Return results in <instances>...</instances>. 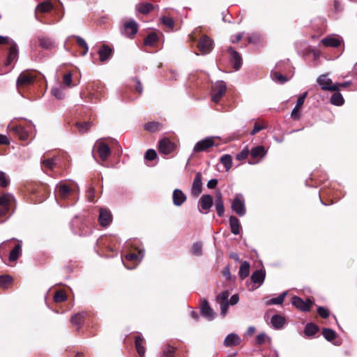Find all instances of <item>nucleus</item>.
I'll return each instance as SVG.
<instances>
[{
    "label": "nucleus",
    "instance_id": "1",
    "mask_svg": "<svg viewBox=\"0 0 357 357\" xmlns=\"http://www.w3.org/2000/svg\"><path fill=\"white\" fill-rule=\"evenodd\" d=\"M73 231L79 236H86L91 233L89 221L82 217L76 216L71 222Z\"/></svg>",
    "mask_w": 357,
    "mask_h": 357
},
{
    "label": "nucleus",
    "instance_id": "2",
    "mask_svg": "<svg viewBox=\"0 0 357 357\" xmlns=\"http://www.w3.org/2000/svg\"><path fill=\"white\" fill-rule=\"evenodd\" d=\"M290 68L291 66L289 65V60L278 63L275 69L271 73V76L273 80L280 84H284L287 82L289 78L287 77V75H284L282 73H284L287 68Z\"/></svg>",
    "mask_w": 357,
    "mask_h": 357
},
{
    "label": "nucleus",
    "instance_id": "3",
    "mask_svg": "<svg viewBox=\"0 0 357 357\" xmlns=\"http://www.w3.org/2000/svg\"><path fill=\"white\" fill-rule=\"evenodd\" d=\"M231 208L232 211L238 216L243 217L246 213V207L245 204V199L242 194H236L233 199Z\"/></svg>",
    "mask_w": 357,
    "mask_h": 357
},
{
    "label": "nucleus",
    "instance_id": "4",
    "mask_svg": "<svg viewBox=\"0 0 357 357\" xmlns=\"http://www.w3.org/2000/svg\"><path fill=\"white\" fill-rule=\"evenodd\" d=\"M138 24L133 19H130L123 22L121 28V33L126 38L132 39L138 31Z\"/></svg>",
    "mask_w": 357,
    "mask_h": 357
},
{
    "label": "nucleus",
    "instance_id": "5",
    "mask_svg": "<svg viewBox=\"0 0 357 357\" xmlns=\"http://www.w3.org/2000/svg\"><path fill=\"white\" fill-rule=\"evenodd\" d=\"M317 82L321 86L323 91H337L339 86L337 83L333 84L331 79L328 77V75L323 74L318 77Z\"/></svg>",
    "mask_w": 357,
    "mask_h": 357
},
{
    "label": "nucleus",
    "instance_id": "6",
    "mask_svg": "<svg viewBox=\"0 0 357 357\" xmlns=\"http://www.w3.org/2000/svg\"><path fill=\"white\" fill-rule=\"evenodd\" d=\"M227 90V84L224 81L215 82L212 89L211 100L215 103L219 102Z\"/></svg>",
    "mask_w": 357,
    "mask_h": 357
},
{
    "label": "nucleus",
    "instance_id": "7",
    "mask_svg": "<svg viewBox=\"0 0 357 357\" xmlns=\"http://www.w3.org/2000/svg\"><path fill=\"white\" fill-rule=\"evenodd\" d=\"M16 200L15 197L10 193H5L0 196V206L3 208H6L8 211L14 210Z\"/></svg>",
    "mask_w": 357,
    "mask_h": 357
},
{
    "label": "nucleus",
    "instance_id": "8",
    "mask_svg": "<svg viewBox=\"0 0 357 357\" xmlns=\"http://www.w3.org/2000/svg\"><path fill=\"white\" fill-rule=\"evenodd\" d=\"M215 144L214 138L212 137H206L196 143L193 148L194 152L207 151Z\"/></svg>",
    "mask_w": 357,
    "mask_h": 357
},
{
    "label": "nucleus",
    "instance_id": "9",
    "mask_svg": "<svg viewBox=\"0 0 357 357\" xmlns=\"http://www.w3.org/2000/svg\"><path fill=\"white\" fill-rule=\"evenodd\" d=\"M291 303L297 309L303 312L309 311L312 305V301L310 299L303 301L302 298L296 296L292 297Z\"/></svg>",
    "mask_w": 357,
    "mask_h": 357
},
{
    "label": "nucleus",
    "instance_id": "10",
    "mask_svg": "<svg viewBox=\"0 0 357 357\" xmlns=\"http://www.w3.org/2000/svg\"><path fill=\"white\" fill-rule=\"evenodd\" d=\"M229 291H225L220 294L216 298V301L220 306V314L222 317H225L229 307Z\"/></svg>",
    "mask_w": 357,
    "mask_h": 357
},
{
    "label": "nucleus",
    "instance_id": "11",
    "mask_svg": "<svg viewBox=\"0 0 357 357\" xmlns=\"http://www.w3.org/2000/svg\"><path fill=\"white\" fill-rule=\"evenodd\" d=\"M9 45L8 54L4 63L6 66H10L18 59V48L17 44L13 40Z\"/></svg>",
    "mask_w": 357,
    "mask_h": 357
},
{
    "label": "nucleus",
    "instance_id": "12",
    "mask_svg": "<svg viewBox=\"0 0 357 357\" xmlns=\"http://www.w3.org/2000/svg\"><path fill=\"white\" fill-rule=\"evenodd\" d=\"M213 197L210 195H203L198 202V205L200 207L199 211L201 213H208L210 208L213 206Z\"/></svg>",
    "mask_w": 357,
    "mask_h": 357
},
{
    "label": "nucleus",
    "instance_id": "13",
    "mask_svg": "<svg viewBox=\"0 0 357 357\" xmlns=\"http://www.w3.org/2000/svg\"><path fill=\"white\" fill-rule=\"evenodd\" d=\"M112 215L109 210L100 208L99 210L98 222L102 227H106L111 224Z\"/></svg>",
    "mask_w": 357,
    "mask_h": 357
},
{
    "label": "nucleus",
    "instance_id": "14",
    "mask_svg": "<svg viewBox=\"0 0 357 357\" xmlns=\"http://www.w3.org/2000/svg\"><path fill=\"white\" fill-rule=\"evenodd\" d=\"M198 48L202 54H208L213 49V40L207 36H202L198 43Z\"/></svg>",
    "mask_w": 357,
    "mask_h": 357
},
{
    "label": "nucleus",
    "instance_id": "15",
    "mask_svg": "<svg viewBox=\"0 0 357 357\" xmlns=\"http://www.w3.org/2000/svg\"><path fill=\"white\" fill-rule=\"evenodd\" d=\"M55 190L56 196L62 199L68 198L72 192V188L63 182L56 185Z\"/></svg>",
    "mask_w": 357,
    "mask_h": 357
},
{
    "label": "nucleus",
    "instance_id": "16",
    "mask_svg": "<svg viewBox=\"0 0 357 357\" xmlns=\"http://www.w3.org/2000/svg\"><path fill=\"white\" fill-rule=\"evenodd\" d=\"M175 149V145L169 139L164 138L159 142V152L164 155L171 153Z\"/></svg>",
    "mask_w": 357,
    "mask_h": 357
},
{
    "label": "nucleus",
    "instance_id": "17",
    "mask_svg": "<svg viewBox=\"0 0 357 357\" xmlns=\"http://www.w3.org/2000/svg\"><path fill=\"white\" fill-rule=\"evenodd\" d=\"M202 192V174L197 172L195 176L192 188L191 194L193 197H197Z\"/></svg>",
    "mask_w": 357,
    "mask_h": 357
},
{
    "label": "nucleus",
    "instance_id": "18",
    "mask_svg": "<svg viewBox=\"0 0 357 357\" xmlns=\"http://www.w3.org/2000/svg\"><path fill=\"white\" fill-rule=\"evenodd\" d=\"M227 51L230 55V62L233 64L234 68L239 70L242 66V58L240 54L232 47H228Z\"/></svg>",
    "mask_w": 357,
    "mask_h": 357
},
{
    "label": "nucleus",
    "instance_id": "19",
    "mask_svg": "<svg viewBox=\"0 0 357 357\" xmlns=\"http://www.w3.org/2000/svg\"><path fill=\"white\" fill-rule=\"evenodd\" d=\"M34 79L33 76L29 72H22L17 78V85L20 86H24L31 84Z\"/></svg>",
    "mask_w": 357,
    "mask_h": 357
},
{
    "label": "nucleus",
    "instance_id": "20",
    "mask_svg": "<svg viewBox=\"0 0 357 357\" xmlns=\"http://www.w3.org/2000/svg\"><path fill=\"white\" fill-rule=\"evenodd\" d=\"M321 42L326 47H337L341 45L342 39L339 36H329L323 38Z\"/></svg>",
    "mask_w": 357,
    "mask_h": 357
},
{
    "label": "nucleus",
    "instance_id": "21",
    "mask_svg": "<svg viewBox=\"0 0 357 357\" xmlns=\"http://www.w3.org/2000/svg\"><path fill=\"white\" fill-rule=\"evenodd\" d=\"M200 310L202 316L207 319L213 320L215 318V313L206 300H204L202 302Z\"/></svg>",
    "mask_w": 357,
    "mask_h": 357
},
{
    "label": "nucleus",
    "instance_id": "22",
    "mask_svg": "<svg viewBox=\"0 0 357 357\" xmlns=\"http://www.w3.org/2000/svg\"><path fill=\"white\" fill-rule=\"evenodd\" d=\"M266 273L264 270H257L254 271L251 275V281L252 283L257 284V287L261 286L265 280ZM255 287H252V289Z\"/></svg>",
    "mask_w": 357,
    "mask_h": 357
},
{
    "label": "nucleus",
    "instance_id": "23",
    "mask_svg": "<svg viewBox=\"0 0 357 357\" xmlns=\"http://www.w3.org/2000/svg\"><path fill=\"white\" fill-rule=\"evenodd\" d=\"M97 151L98 153L99 157L102 161H106L111 153L110 148L104 142H100L98 144Z\"/></svg>",
    "mask_w": 357,
    "mask_h": 357
},
{
    "label": "nucleus",
    "instance_id": "24",
    "mask_svg": "<svg viewBox=\"0 0 357 357\" xmlns=\"http://www.w3.org/2000/svg\"><path fill=\"white\" fill-rule=\"evenodd\" d=\"M101 62L109 60L113 54V49L107 45H102L98 52Z\"/></svg>",
    "mask_w": 357,
    "mask_h": 357
},
{
    "label": "nucleus",
    "instance_id": "25",
    "mask_svg": "<svg viewBox=\"0 0 357 357\" xmlns=\"http://www.w3.org/2000/svg\"><path fill=\"white\" fill-rule=\"evenodd\" d=\"M173 203L176 206H181L186 200L185 195L179 189H175L172 195Z\"/></svg>",
    "mask_w": 357,
    "mask_h": 357
},
{
    "label": "nucleus",
    "instance_id": "26",
    "mask_svg": "<svg viewBox=\"0 0 357 357\" xmlns=\"http://www.w3.org/2000/svg\"><path fill=\"white\" fill-rule=\"evenodd\" d=\"M9 128L16 134L20 139L25 141L29 139V132L22 126H9Z\"/></svg>",
    "mask_w": 357,
    "mask_h": 357
},
{
    "label": "nucleus",
    "instance_id": "27",
    "mask_svg": "<svg viewBox=\"0 0 357 357\" xmlns=\"http://www.w3.org/2000/svg\"><path fill=\"white\" fill-rule=\"evenodd\" d=\"M17 243L15 245L9 255V261H15L22 255V241L16 240Z\"/></svg>",
    "mask_w": 357,
    "mask_h": 357
},
{
    "label": "nucleus",
    "instance_id": "28",
    "mask_svg": "<svg viewBox=\"0 0 357 357\" xmlns=\"http://www.w3.org/2000/svg\"><path fill=\"white\" fill-rule=\"evenodd\" d=\"M215 207L217 214L219 217H222L225 214L224 202L220 192H218L215 199Z\"/></svg>",
    "mask_w": 357,
    "mask_h": 357
},
{
    "label": "nucleus",
    "instance_id": "29",
    "mask_svg": "<svg viewBox=\"0 0 357 357\" xmlns=\"http://www.w3.org/2000/svg\"><path fill=\"white\" fill-rule=\"evenodd\" d=\"M241 342V338L235 333L229 334L224 341V345L225 347H234L237 346Z\"/></svg>",
    "mask_w": 357,
    "mask_h": 357
},
{
    "label": "nucleus",
    "instance_id": "30",
    "mask_svg": "<svg viewBox=\"0 0 357 357\" xmlns=\"http://www.w3.org/2000/svg\"><path fill=\"white\" fill-rule=\"evenodd\" d=\"M229 225L231 227V231L235 235H238L241 231V224L240 221L234 215L229 217Z\"/></svg>",
    "mask_w": 357,
    "mask_h": 357
},
{
    "label": "nucleus",
    "instance_id": "31",
    "mask_svg": "<svg viewBox=\"0 0 357 357\" xmlns=\"http://www.w3.org/2000/svg\"><path fill=\"white\" fill-rule=\"evenodd\" d=\"M144 342V340L141 335H137L135 336V348L137 349V353L139 354V355L141 357L144 356L145 351H146L145 347L143 345Z\"/></svg>",
    "mask_w": 357,
    "mask_h": 357
},
{
    "label": "nucleus",
    "instance_id": "32",
    "mask_svg": "<svg viewBox=\"0 0 357 357\" xmlns=\"http://www.w3.org/2000/svg\"><path fill=\"white\" fill-rule=\"evenodd\" d=\"M271 322L274 328L280 329L285 324V319L281 315L275 314L272 317Z\"/></svg>",
    "mask_w": 357,
    "mask_h": 357
},
{
    "label": "nucleus",
    "instance_id": "33",
    "mask_svg": "<svg viewBox=\"0 0 357 357\" xmlns=\"http://www.w3.org/2000/svg\"><path fill=\"white\" fill-rule=\"evenodd\" d=\"M249 274H250V264L248 261H244L241 263L240 268H239V271H238L239 277L241 278V279H245L249 275Z\"/></svg>",
    "mask_w": 357,
    "mask_h": 357
},
{
    "label": "nucleus",
    "instance_id": "34",
    "mask_svg": "<svg viewBox=\"0 0 357 357\" xmlns=\"http://www.w3.org/2000/svg\"><path fill=\"white\" fill-rule=\"evenodd\" d=\"M53 8V5L50 0H46L39 3L36 7V11L40 13H47Z\"/></svg>",
    "mask_w": 357,
    "mask_h": 357
},
{
    "label": "nucleus",
    "instance_id": "35",
    "mask_svg": "<svg viewBox=\"0 0 357 357\" xmlns=\"http://www.w3.org/2000/svg\"><path fill=\"white\" fill-rule=\"evenodd\" d=\"M287 294V291H284L283 293L280 294L278 297L267 300L266 301V305H281L284 302Z\"/></svg>",
    "mask_w": 357,
    "mask_h": 357
},
{
    "label": "nucleus",
    "instance_id": "36",
    "mask_svg": "<svg viewBox=\"0 0 357 357\" xmlns=\"http://www.w3.org/2000/svg\"><path fill=\"white\" fill-rule=\"evenodd\" d=\"M344 100L342 94L337 91L334 93L331 98V103L335 106H341L344 104Z\"/></svg>",
    "mask_w": 357,
    "mask_h": 357
},
{
    "label": "nucleus",
    "instance_id": "37",
    "mask_svg": "<svg viewBox=\"0 0 357 357\" xmlns=\"http://www.w3.org/2000/svg\"><path fill=\"white\" fill-rule=\"evenodd\" d=\"M144 127L146 130L153 132L160 130L162 128V124L158 122L151 121L146 123Z\"/></svg>",
    "mask_w": 357,
    "mask_h": 357
},
{
    "label": "nucleus",
    "instance_id": "38",
    "mask_svg": "<svg viewBox=\"0 0 357 357\" xmlns=\"http://www.w3.org/2000/svg\"><path fill=\"white\" fill-rule=\"evenodd\" d=\"M137 9L142 14H148L153 9V6L150 3H142L137 6Z\"/></svg>",
    "mask_w": 357,
    "mask_h": 357
},
{
    "label": "nucleus",
    "instance_id": "39",
    "mask_svg": "<svg viewBox=\"0 0 357 357\" xmlns=\"http://www.w3.org/2000/svg\"><path fill=\"white\" fill-rule=\"evenodd\" d=\"M220 162L224 165L226 171H229L232 166V158L230 155H224L220 158Z\"/></svg>",
    "mask_w": 357,
    "mask_h": 357
},
{
    "label": "nucleus",
    "instance_id": "40",
    "mask_svg": "<svg viewBox=\"0 0 357 357\" xmlns=\"http://www.w3.org/2000/svg\"><path fill=\"white\" fill-rule=\"evenodd\" d=\"M73 37L75 38L78 45L80 47L83 48V51L81 53L82 56L86 55L89 51V46H88L86 42L80 36H73Z\"/></svg>",
    "mask_w": 357,
    "mask_h": 357
},
{
    "label": "nucleus",
    "instance_id": "41",
    "mask_svg": "<svg viewBox=\"0 0 357 357\" xmlns=\"http://www.w3.org/2000/svg\"><path fill=\"white\" fill-rule=\"evenodd\" d=\"M319 328L317 325L309 323L305 326L304 332L306 335L312 336L316 334Z\"/></svg>",
    "mask_w": 357,
    "mask_h": 357
},
{
    "label": "nucleus",
    "instance_id": "42",
    "mask_svg": "<svg viewBox=\"0 0 357 357\" xmlns=\"http://www.w3.org/2000/svg\"><path fill=\"white\" fill-rule=\"evenodd\" d=\"M158 40V36L155 33L151 32L145 38L144 40V45L153 46V44Z\"/></svg>",
    "mask_w": 357,
    "mask_h": 357
},
{
    "label": "nucleus",
    "instance_id": "43",
    "mask_svg": "<svg viewBox=\"0 0 357 357\" xmlns=\"http://www.w3.org/2000/svg\"><path fill=\"white\" fill-rule=\"evenodd\" d=\"M144 256V252L139 250L138 254L130 253L126 255L125 258L128 261H141Z\"/></svg>",
    "mask_w": 357,
    "mask_h": 357
},
{
    "label": "nucleus",
    "instance_id": "44",
    "mask_svg": "<svg viewBox=\"0 0 357 357\" xmlns=\"http://www.w3.org/2000/svg\"><path fill=\"white\" fill-rule=\"evenodd\" d=\"M85 315H86V313L84 312L75 314L71 317V322L74 325H77V326H79L82 324V323L85 317Z\"/></svg>",
    "mask_w": 357,
    "mask_h": 357
},
{
    "label": "nucleus",
    "instance_id": "45",
    "mask_svg": "<svg viewBox=\"0 0 357 357\" xmlns=\"http://www.w3.org/2000/svg\"><path fill=\"white\" fill-rule=\"evenodd\" d=\"M191 252L193 255L200 256L202 254V244L200 242L193 243L191 248Z\"/></svg>",
    "mask_w": 357,
    "mask_h": 357
},
{
    "label": "nucleus",
    "instance_id": "46",
    "mask_svg": "<svg viewBox=\"0 0 357 357\" xmlns=\"http://www.w3.org/2000/svg\"><path fill=\"white\" fill-rule=\"evenodd\" d=\"M322 334L324 337L328 341H332L336 337L335 332L330 328H324Z\"/></svg>",
    "mask_w": 357,
    "mask_h": 357
},
{
    "label": "nucleus",
    "instance_id": "47",
    "mask_svg": "<svg viewBox=\"0 0 357 357\" xmlns=\"http://www.w3.org/2000/svg\"><path fill=\"white\" fill-rule=\"evenodd\" d=\"M67 296L64 291L59 290L56 291L54 296V301L55 303H61L66 300Z\"/></svg>",
    "mask_w": 357,
    "mask_h": 357
},
{
    "label": "nucleus",
    "instance_id": "48",
    "mask_svg": "<svg viewBox=\"0 0 357 357\" xmlns=\"http://www.w3.org/2000/svg\"><path fill=\"white\" fill-rule=\"evenodd\" d=\"M264 153V148L262 146H257L254 147L250 151V154L252 158H257L261 155H263Z\"/></svg>",
    "mask_w": 357,
    "mask_h": 357
},
{
    "label": "nucleus",
    "instance_id": "49",
    "mask_svg": "<svg viewBox=\"0 0 357 357\" xmlns=\"http://www.w3.org/2000/svg\"><path fill=\"white\" fill-rule=\"evenodd\" d=\"M13 281V278L8 275L0 276V287L6 288L8 285Z\"/></svg>",
    "mask_w": 357,
    "mask_h": 357
},
{
    "label": "nucleus",
    "instance_id": "50",
    "mask_svg": "<svg viewBox=\"0 0 357 357\" xmlns=\"http://www.w3.org/2000/svg\"><path fill=\"white\" fill-rule=\"evenodd\" d=\"M51 93L57 99H63L65 96L61 87H53L51 89Z\"/></svg>",
    "mask_w": 357,
    "mask_h": 357
},
{
    "label": "nucleus",
    "instance_id": "51",
    "mask_svg": "<svg viewBox=\"0 0 357 357\" xmlns=\"http://www.w3.org/2000/svg\"><path fill=\"white\" fill-rule=\"evenodd\" d=\"M40 46L45 49H50L53 46V43L50 38H40Z\"/></svg>",
    "mask_w": 357,
    "mask_h": 357
},
{
    "label": "nucleus",
    "instance_id": "52",
    "mask_svg": "<svg viewBox=\"0 0 357 357\" xmlns=\"http://www.w3.org/2000/svg\"><path fill=\"white\" fill-rule=\"evenodd\" d=\"M77 127L79 132L84 133L90 129L91 123L90 122L77 123Z\"/></svg>",
    "mask_w": 357,
    "mask_h": 357
},
{
    "label": "nucleus",
    "instance_id": "53",
    "mask_svg": "<svg viewBox=\"0 0 357 357\" xmlns=\"http://www.w3.org/2000/svg\"><path fill=\"white\" fill-rule=\"evenodd\" d=\"M174 348L169 346L166 345L162 351V356L163 357H174Z\"/></svg>",
    "mask_w": 357,
    "mask_h": 357
},
{
    "label": "nucleus",
    "instance_id": "54",
    "mask_svg": "<svg viewBox=\"0 0 357 357\" xmlns=\"http://www.w3.org/2000/svg\"><path fill=\"white\" fill-rule=\"evenodd\" d=\"M9 183V179L3 172L0 171V187L6 188Z\"/></svg>",
    "mask_w": 357,
    "mask_h": 357
},
{
    "label": "nucleus",
    "instance_id": "55",
    "mask_svg": "<svg viewBox=\"0 0 357 357\" xmlns=\"http://www.w3.org/2000/svg\"><path fill=\"white\" fill-rule=\"evenodd\" d=\"M162 22L170 29H173L174 26V21L172 17H162L161 18Z\"/></svg>",
    "mask_w": 357,
    "mask_h": 357
},
{
    "label": "nucleus",
    "instance_id": "56",
    "mask_svg": "<svg viewBox=\"0 0 357 357\" xmlns=\"http://www.w3.org/2000/svg\"><path fill=\"white\" fill-rule=\"evenodd\" d=\"M248 154H249V150L247 147H245L240 153L236 154V160L241 161V160L245 159L248 157Z\"/></svg>",
    "mask_w": 357,
    "mask_h": 357
},
{
    "label": "nucleus",
    "instance_id": "57",
    "mask_svg": "<svg viewBox=\"0 0 357 357\" xmlns=\"http://www.w3.org/2000/svg\"><path fill=\"white\" fill-rule=\"evenodd\" d=\"M43 164L48 169H53L55 165V158H47L43 160Z\"/></svg>",
    "mask_w": 357,
    "mask_h": 357
},
{
    "label": "nucleus",
    "instance_id": "58",
    "mask_svg": "<svg viewBox=\"0 0 357 357\" xmlns=\"http://www.w3.org/2000/svg\"><path fill=\"white\" fill-rule=\"evenodd\" d=\"M156 156H157V153L155 150L149 149L146 151L144 158L147 160H153L156 158Z\"/></svg>",
    "mask_w": 357,
    "mask_h": 357
},
{
    "label": "nucleus",
    "instance_id": "59",
    "mask_svg": "<svg viewBox=\"0 0 357 357\" xmlns=\"http://www.w3.org/2000/svg\"><path fill=\"white\" fill-rule=\"evenodd\" d=\"M307 96V92H305L302 95L299 96V97L297 99L295 107L301 109L304 103L305 99L306 98Z\"/></svg>",
    "mask_w": 357,
    "mask_h": 357
},
{
    "label": "nucleus",
    "instance_id": "60",
    "mask_svg": "<svg viewBox=\"0 0 357 357\" xmlns=\"http://www.w3.org/2000/svg\"><path fill=\"white\" fill-rule=\"evenodd\" d=\"M63 84L67 86H71L72 84V74L68 73L63 75Z\"/></svg>",
    "mask_w": 357,
    "mask_h": 357
},
{
    "label": "nucleus",
    "instance_id": "61",
    "mask_svg": "<svg viewBox=\"0 0 357 357\" xmlns=\"http://www.w3.org/2000/svg\"><path fill=\"white\" fill-rule=\"evenodd\" d=\"M317 312L322 318L326 319L329 316V311L324 307H319Z\"/></svg>",
    "mask_w": 357,
    "mask_h": 357
},
{
    "label": "nucleus",
    "instance_id": "62",
    "mask_svg": "<svg viewBox=\"0 0 357 357\" xmlns=\"http://www.w3.org/2000/svg\"><path fill=\"white\" fill-rule=\"evenodd\" d=\"M300 109H301L300 108L294 107V108L293 109L291 114V117L293 119L298 120L300 119V117H301Z\"/></svg>",
    "mask_w": 357,
    "mask_h": 357
},
{
    "label": "nucleus",
    "instance_id": "63",
    "mask_svg": "<svg viewBox=\"0 0 357 357\" xmlns=\"http://www.w3.org/2000/svg\"><path fill=\"white\" fill-rule=\"evenodd\" d=\"M264 128H266V126H261V125L256 123L255 124V126H254L252 130L250 132V135H255V134H257V132H259V131H261V130H263Z\"/></svg>",
    "mask_w": 357,
    "mask_h": 357
},
{
    "label": "nucleus",
    "instance_id": "64",
    "mask_svg": "<svg viewBox=\"0 0 357 357\" xmlns=\"http://www.w3.org/2000/svg\"><path fill=\"white\" fill-rule=\"evenodd\" d=\"M243 33H238L236 35H233L230 38V41L232 43H237L243 38Z\"/></svg>",
    "mask_w": 357,
    "mask_h": 357
}]
</instances>
